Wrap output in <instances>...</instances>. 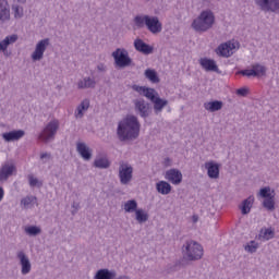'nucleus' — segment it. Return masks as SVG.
Instances as JSON below:
<instances>
[{"label": "nucleus", "instance_id": "1", "mask_svg": "<svg viewBox=\"0 0 279 279\" xmlns=\"http://www.w3.org/2000/svg\"><path fill=\"white\" fill-rule=\"evenodd\" d=\"M119 141H134L141 134V122L135 116H128L119 122L117 130Z\"/></svg>", "mask_w": 279, "mask_h": 279}, {"label": "nucleus", "instance_id": "2", "mask_svg": "<svg viewBox=\"0 0 279 279\" xmlns=\"http://www.w3.org/2000/svg\"><path fill=\"white\" fill-rule=\"evenodd\" d=\"M133 21L138 29L146 27L150 34H160L162 32V23L158 16L136 15Z\"/></svg>", "mask_w": 279, "mask_h": 279}, {"label": "nucleus", "instance_id": "3", "mask_svg": "<svg viewBox=\"0 0 279 279\" xmlns=\"http://www.w3.org/2000/svg\"><path fill=\"white\" fill-rule=\"evenodd\" d=\"M215 25V13L210 10L203 11L193 22L192 27L195 32H208Z\"/></svg>", "mask_w": 279, "mask_h": 279}, {"label": "nucleus", "instance_id": "4", "mask_svg": "<svg viewBox=\"0 0 279 279\" xmlns=\"http://www.w3.org/2000/svg\"><path fill=\"white\" fill-rule=\"evenodd\" d=\"M183 256L186 260H199L204 256V247L193 240H187L183 245Z\"/></svg>", "mask_w": 279, "mask_h": 279}, {"label": "nucleus", "instance_id": "5", "mask_svg": "<svg viewBox=\"0 0 279 279\" xmlns=\"http://www.w3.org/2000/svg\"><path fill=\"white\" fill-rule=\"evenodd\" d=\"M112 58L120 69H125L126 66H132V58H130V52L124 48H118L112 52Z\"/></svg>", "mask_w": 279, "mask_h": 279}, {"label": "nucleus", "instance_id": "6", "mask_svg": "<svg viewBox=\"0 0 279 279\" xmlns=\"http://www.w3.org/2000/svg\"><path fill=\"white\" fill-rule=\"evenodd\" d=\"M58 130H60V121L54 119L46 125V128L39 134V138L45 143H48V141H53V138H56V134H58Z\"/></svg>", "mask_w": 279, "mask_h": 279}, {"label": "nucleus", "instance_id": "7", "mask_svg": "<svg viewBox=\"0 0 279 279\" xmlns=\"http://www.w3.org/2000/svg\"><path fill=\"white\" fill-rule=\"evenodd\" d=\"M133 173H134V168L132 167V165L125 162V161H121L120 166H119V179H120V183L122 185H128L130 182H132V178H133Z\"/></svg>", "mask_w": 279, "mask_h": 279}, {"label": "nucleus", "instance_id": "8", "mask_svg": "<svg viewBox=\"0 0 279 279\" xmlns=\"http://www.w3.org/2000/svg\"><path fill=\"white\" fill-rule=\"evenodd\" d=\"M260 12H279V0H254Z\"/></svg>", "mask_w": 279, "mask_h": 279}, {"label": "nucleus", "instance_id": "9", "mask_svg": "<svg viewBox=\"0 0 279 279\" xmlns=\"http://www.w3.org/2000/svg\"><path fill=\"white\" fill-rule=\"evenodd\" d=\"M133 104H134L135 112L140 114L142 119H147V117L151 114L149 102L145 101V99L143 98L135 99Z\"/></svg>", "mask_w": 279, "mask_h": 279}, {"label": "nucleus", "instance_id": "10", "mask_svg": "<svg viewBox=\"0 0 279 279\" xmlns=\"http://www.w3.org/2000/svg\"><path fill=\"white\" fill-rule=\"evenodd\" d=\"M49 45V38L39 40L35 47V51L32 53V60H34V62L40 61L44 58L45 51H47V47Z\"/></svg>", "mask_w": 279, "mask_h": 279}, {"label": "nucleus", "instance_id": "11", "mask_svg": "<svg viewBox=\"0 0 279 279\" xmlns=\"http://www.w3.org/2000/svg\"><path fill=\"white\" fill-rule=\"evenodd\" d=\"M17 258L20 260V265L22 267L21 272L22 276H27L29 271H32V262H29V257L25 254V252L20 251L17 253Z\"/></svg>", "mask_w": 279, "mask_h": 279}, {"label": "nucleus", "instance_id": "12", "mask_svg": "<svg viewBox=\"0 0 279 279\" xmlns=\"http://www.w3.org/2000/svg\"><path fill=\"white\" fill-rule=\"evenodd\" d=\"M232 49H235L234 44L228 41V43L219 45L216 48V53H217V56H220L221 58H230V56H232Z\"/></svg>", "mask_w": 279, "mask_h": 279}, {"label": "nucleus", "instance_id": "13", "mask_svg": "<svg viewBox=\"0 0 279 279\" xmlns=\"http://www.w3.org/2000/svg\"><path fill=\"white\" fill-rule=\"evenodd\" d=\"M23 136H25V131L23 130H13L2 133V138L5 141V143H14L15 141H21Z\"/></svg>", "mask_w": 279, "mask_h": 279}, {"label": "nucleus", "instance_id": "14", "mask_svg": "<svg viewBox=\"0 0 279 279\" xmlns=\"http://www.w3.org/2000/svg\"><path fill=\"white\" fill-rule=\"evenodd\" d=\"M134 47L135 50L140 53H144V56H149L150 53H154V47H151L149 44H146L141 38H136L134 40Z\"/></svg>", "mask_w": 279, "mask_h": 279}, {"label": "nucleus", "instance_id": "15", "mask_svg": "<svg viewBox=\"0 0 279 279\" xmlns=\"http://www.w3.org/2000/svg\"><path fill=\"white\" fill-rule=\"evenodd\" d=\"M166 180L171 182V184L178 185L182 184V171L173 168L166 172Z\"/></svg>", "mask_w": 279, "mask_h": 279}, {"label": "nucleus", "instance_id": "16", "mask_svg": "<svg viewBox=\"0 0 279 279\" xmlns=\"http://www.w3.org/2000/svg\"><path fill=\"white\" fill-rule=\"evenodd\" d=\"M76 151L80 154L83 160L88 161L93 158V149H90L86 143H77Z\"/></svg>", "mask_w": 279, "mask_h": 279}, {"label": "nucleus", "instance_id": "17", "mask_svg": "<svg viewBox=\"0 0 279 279\" xmlns=\"http://www.w3.org/2000/svg\"><path fill=\"white\" fill-rule=\"evenodd\" d=\"M10 21V4L8 0H0V23H8Z\"/></svg>", "mask_w": 279, "mask_h": 279}, {"label": "nucleus", "instance_id": "18", "mask_svg": "<svg viewBox=\"0 0 279 279\" xmlns=\"http://www.w3.org/2000/svg\"><path fill=\"white\" fill-rule=\"evenodd\" d=\"M205 169L207 170V175L211 180L219 179V163L215 161L205 162Z\"/></svg>", "mask_w": 279, "mask_h": 279}, {"label": "nucleus", "instance_id": "19", "mask_svg": "<svg viewBox=\"0 0 279 279\" xmlns=\"http://www.w3.org/2000/svg\"><path fill=\"white\" fill-rule=\"evenodd\" d=\"M14 171H16V167L14 165L4 163L0 169V182L8 181Z\"/></svg>", "mask_w": 279, "mask_h": 279}, {"label": "nucleus", "instance_id": "20", "mask_svg": "<svg viewBox=\"0 0 279 279\" xmlns=\"http://www.w3.org/2000/svg\"><path fill=\"white\" fill-rule=\"evenodd\" d=\"M201 66H203L207 72L219 73V66L217 62L213 59L204 58L199 61Z\"/></svg>", "mask_w": 279, "mask_h": 279}, {"label": "nucleus", "instance_id": "21", "mask_svg": "<svg viewBox=\"0 0 279 279\" xmlns=\"http://www.w3.org/2000/svg\"><path fill=\"white\" fill-rule=\"evenodd\" d=\"M153 104L155 114H160V112H162V110L169 106V100L162 99L160 96H158Z\"/></svg>", "mask_w": 279, "mask_h": 279}, {"label": "nucleus", "instance_id": "22", "mask_svg": "<svg viewBox=\"0 0 279 279\" xmlns=\"http://www.w3.org/2000/svg\"><path fill=\"white\" fill-rule=\"evenodd\" d=\"M117 278V270L100 269L96 272L95 279H114Z\"/></svg>", "mask_w": 279, "mask_h": 279}, {"label": "nucleus", "instance_id": "23", "mask_svg": "<svg viewBox=\"0 0 279 279\" xmlns=\"http://www.w3.org/2000/svg\"><path fill=\"white\" fill-rule=\"evenodd\" d=\"M204 108L205 110H208V112H219V110L223 108V101L214 100V101L205 102Z\"/></svg>", "mask_w": 279, "mask_h": 279}, {"label": "nucleus", "instance_id": "24", "mask_svg": "<svg viewBox=\"0 0 279 279\" xmlns=\"http://www.w3.org/2000/svg\"><path fill=\"white\" fill-rule=\"evenodd\" d=\"M252 206H254V196H248L246 199L242 202V206H240L242 215H250Z\"/></svg>", "mask_w": 279, "mask_h": 279}, {"label": "nucleus", "instance_id": "25", "mask_svg": "<svg viewBox=\"0 0 279 279\" xmlns=\"http://www.w3.org/2000/svg\"><path fill=\"white\" fill-rule=\"evenodd\" d=\"M135 220L137 221V223H147V221H149V214H147L145 209L138 208L135 211Z\"/></svg>", "mask_w": 279, "mask_h": 279}, {"label": "nucleus", "instance_id": "26", "mask_svg": "<svg viewBox=\"0 0 279 279\" xmlns=\"http://www.w3.org/2000/svg\"><path fill=\"white\" fill-rule=\"evenodd\" d=\"M78 88H95L97 86V82H95V78L92 77H84L77 83Z\"/></svg>", "mask_w": 279, "mask_h": 279}, {"label": "nucleus", "instance_id": "27", "mask_svg": "<svg viewBox=\"0 0 279 279\" xmlns=\"http://www.w3.org/2000/svg\"><path fill=\"white\" fill-rule=\"evenodd\" d=\"M156 190L161 195H169V193H171V184H169L167 181H160L156 184Z\"/></svg>", "mask_w": 279, "mask_h": 279}, {"label": "nucleus", "instance_id": "28", "mask_svg": "<svg viewBox=\"0 0 279 279\" xmlns=\"http://www.w3.org/2000/svg\"><path fill=\"white\" fill-rule=\"evenodd\" d=\"M276 236V231L271 228H264L259 231V239H263L264 241H270V239H274Z\"/></svg>", "mask_w": 279, "mask_h": 279}, {"label": "nucleus", "instance_id": "29", "mask_svg": "<svg viewBox=\"0 0 279 279\" xmlns=\"http://www.w3.org/2000/svg\"><path fill=\"white\" fill-rule=\"evenodd\" d=\"M144 75L146 80H149L153 84H159L160 82V77H158L156 70L147 69L145 70Z\"/></svg>", "mask_w": 279, "mask_h": 279}, {"label": "nucleus", "instance_id": "30", "mask_svg": "<svg viewBox=\"0 0 279 279\" xmlns=\"http://www.w3.org/2000/svg\"><path fill=\"white\" fill-rule=\"evenodd\" d=\"M252 70L254 71V77H260V75H267V68L260 63H254L252 65Z\"/></svg>", "mask_w": 279, "mask_h": 279}, {"label": "nucleus", "instance_id": "31", "mask_svg": "<svg viewBox=\"0 0 279 279\" xmlns=\"http://www.w3.org/2000/svg\"><path fill=\"white\" fill-rule=\"evenodd\" d=\"M36 202H38V198L36 196H25L24 198L21 199V206H23V208L25 209L32 208V206H34Z\"/></svg>", "mask_w": 279, "mask_h": 279}, {"label": "nucleus", "instance_id": "32", "mask_svg": "<svg viewBox=\"0 0 279 279\" xmlns=\"http://www.w3.org/2000/svg\"><path fill=\"white\" fill-rule=\"evenodd\" d=\"M138 209V203L136 199H130L124 203V213H136Z\"/></svg>", "mask_w": 279, "mask_h": 279}, {"label": "nucleus", "instance_id": "33", "mask_svg": "<svg viewBox=\"0 0 279 279\" xmlns=\"http://www.w3.org/2000/svg\"><path fill=\"white\" fill-rule=\"evenodd\" d=\"M94 167H96V169H108L110 161L106 158H99L94 161Z\"/></svg>", "mask_w": 279, "mask_h": 279}, {"label": "nucleus", "instance_id": "34", "mask_svg": "<svg viewBox=\"0 0 279 279\" xmlns=\"http://www.w3.org/2000/svg\"><path fill=\"white\" fill-rule=\"evenodd\" d=\"M144 97H146V99H149V101H151L153 104L155 99L158 97V92H156V89L154 88L146 87Z\"/></svg>", "mask_w": 279, "mask_h": 279}, {"label": "nucleus", "instance_id": "35", "mask_svg": "<svg viewBox=\"0 0 279 279\" xmlns=\"http://www.w3.org/2000/svg\"><path fill=\"white\" fill-rule=\"evenodd\" d=\"M26 234H28L29 236H38V234H40L43 232V230L40 229V227L37 226H31L27 227L25 229Z\"/></svg>", "mask_w": 279, "mask_h": 279}, {"label": "nucleus", "instance_id": "36", "mask_svg": "<svg viewBox=\"0 0 279 279\" xmlns=\"http://www.w3.org/2000/svg\"><path fill=\"white\" fill-rule=\"evenodd\" d=\"M263 206L267 210H276V202L274 201V196H270L269 198H265L263 202Z\"/></svg>", "mask_w": 279, "mask_h": 279}, {"label": "nucleus", "instance_id": "37", "mask_svg": "<svg viewBox=\"0 0 279 279\" xmlns=\"http://www.w3.org/2000/svg\"><path fill=\"white\" fill-rule=\"evenodd\" d=\"M12 10H13L14 19H23L24 16L23 7L19 4H13Z\"/></svg>", "mask_w": 279, "mask_h": 279}, {"label": "nucleus", "instance_id": "38", "mask_svg": "<svg viewBox=\"0 0 279 279\" xmlns=\"http://www.w3.org/2000/svg\"><path fill=\"white\" fill-rule=\"evenodd\" d=\"M259 196L263 197L264 199H269V197H274V195H271V187L266 186L260 189Z\"/></svg>", "mask_w": 279, "mask_h": 279}, {"label": "nucleus", "instance_id": "39", "mask_svg": "<svg viewBox=\"0 0 279 279\" xmlns=\"http://www.w3.org/2000/svg\"><path fill=\"white\" fill-rule=\"evenodd\" d=\"M245 252L254 254L258 250V243L256 241H251L250 244L244 246Z\"/></svg>", "mask_w": 279, "mask_h": 279}, {"label": "nucleus", "instance_id": "40", "mask_svg": "<svg viewBox=\"0 0 279 279\" xmlns=\"http://www.w3.org/2000/svg\"><path fill=\"white\" fill-rule=\"evenodd\" d=\"M28 182H29V186H37L38 189H40V186H43V182L38 181L37 178H34V175H28Z\"/></svg>", "mask_w": 279, "mask_h": 279}, {"label": "nucleus", "instance_id": "41", "mask_svg": "<svg viewBox=\"0 0 279 279\" xmlns=\"http://www.w3.org/2000/svg\"><path fill=\"white\" fill-rule=\"evenodd\" d=\"M8 47H10V41H8L7 38L0 41V51L5 53L8 51Z\"/></svg>", "mask_w": 279, "mask_h": 279}, {"label": "nucleus", "instance_id": "42", "mask_svg": "<svg viewBox=\"0 0 279 279\" xmlns=\"http://www.w3.org/2000/svg\"><path fill=\"white\" fill-rule=\"evenodd\" d=\"M132 88L135 93H140L143 96H145V92L147 90V87L141 85H133Z\"/></svg>", "mask_w": 279, "mask_h": 279}, {"label": "nucleus", "instance_id": "43", "mask_svg": "<svg viewBox=\"0 0 279 279\" xmlns=\"http://www.w3.org/2000/svg\"><path fill=\"white\" fill-rule=\"evenodd\" d=\"M81 110H83L84 112H86V110H88V108H90V100L89 99H84L81 102V106L78 107Z\"/></svg>", "mask_w": 279, "mask_h": 279}, {"label": "nucleus", "instance_id": "44", "mask_svg": "<svg viewBox=\"0 0 279 279\" xmlns=\"http://www.w3.org/2000/svg\"><path fill=\"white\" fill-rule=\"evenodd\" d=\"M241 75H244L246 77H254V75H256V72H254V70H242Z\"/></svg>", "mask_w": 279, "mask_h": 279}, {"label": "nucleus", "instance_id": "45", "mask_svg": "<svg viewBox=\"0 0 279 279\" xmlns=\"http://www.w3.org/2000/svg\"><path fill=\"white\" fill-rule=\"evenodd\" d=\"M248 93H250V89L245 87L236 89V95H239L240 97H247Z\"/></svg>", "mask_w": 279, "mask_h": 279}, {"label": "nucleus", "instance_id": "46", "mask_svg": "<svg viewBox=\"0 0 279 279\" xmlns=\"http://www.w3.org/2000/svg\"><path fill=\"white\" fill-rule=\"evenodd\" d=\"M5 39L8 40L9 45H12L19 40V35L7 36Z\"/></svg>", "mask_w": 279, "mask_h": 279}, {"label": "nucleus", "instance_id": "47", "mask_svg": "<svg viewBox=\"0 0 279 279\" xmlns=\"http://www.w3.org/2000/svg\"><path fill=\"white\" fill-rule=\"evenodd\" d=\"M97 70L99 71V73H106V71H108V68L106 66V64L99 63L97 65Z\"/></svg>", "mask_w": 279, "mask_h": 279}, {"label": "nucleus", "instance_id": "48", "mask_svg": "<svg viewBox=\"0 0 279 279\" xmlns=\"http://www.w3.org/2000/svg\"><path fill=\"white\" fill-rule=\"evenodd\" d=\"M75 117H76V119H82V117H84V111H83V109H81V108H76V111H75Z\"/></svg>", "mask_w": 279, "mask_h": 279}, {"label": "nucleus", "instance_id": "49", "mask_svg": "<svg viewBox=\"0 0 279 279\" xmlns=\"http://www.w3.org/2000/svg\"><path fill=\"white\" fill-rule=\"evenodd\" d=\"M40 159H41V160H51V154H49V153H43V154L40 155Z\"/></svg>", "mask_w": 279, "mask_h": 279}, {"label": "nucleus", "instance_id": "50", "mask_svg": "<svg viewBox=\"0 0 279 279\" xmlns=\"http://www.w3.org/2000/svg\"><path fill=\"white\" fill-rule=\"evenodd\" d=\"M72 208H75V211H72V215H75V213H77L80 210V203H73L72 204Z\"/></svg>", "mask_w": 279, "mask_h": 279}, {"label": "nucleus", "instance_id": "51", "mask_svg": "<svg viewBox=\"0 0 279 279\" xmlns=\"http://www.w3.org/2000/svg\"><path fill=\"white\" fill-rule=\"evenodd\" d=\"M3 199V187L0 186V202Z\"/></svg>", "mask_w": 279, "mask_h": 279}, {"label": "nucleus", "instance_id": "52", "mask_svg": "<svg viewBox=\"0 0 279 279\" xmlns=\"http://www.w3.org/2000/svg\"><path fill=\"white\" fill-rule=\"evenodd\" d=\"M14 1H16L17 3H22V4L27 3V0H14Z\"/></svg>", "mask_w": 279, "mask_h": 279}, {"label": "nucleus", "instance_id": "53", "mask_svg": "<svg viewBox=\"0 0 279 279\" xmlns=\"http://www.w3.org/2000/svg\"><path fill=\"white\" fill-rule=\"evenodd\" d=\"M114 279H130V277H128V276H120V277L114 278Z\"/></svg>", "mask_w": 279, "mask_h": 279}, {"label": "nucleus", "instance_id": "54", "mask_svg": "<svg viewBox=\"0 0 279 279\" xmlns=\"http://www.w3.org/2000/svg\"><path fill=\"white\" fill-rule=\"evenodd\" d=\"M194 221H197V218H194Z\"/></svg>", "mask_w": 279, "mask_h": 279}, {"label": "nucleus", "instance_id": "55", "mask_svg": "<svg viewBox=\"0 0 279 279\" xmlns=\"http://www.w3.org/2000/svg\"><path fill=\"white\" fill-rule=\"evenodd\" d=\"M194 221H197V218H194Z\"/></svg>", "mask_w": 279, "mask_h": 279}, {"label": "nucleus", "instance_id": "56", "mask_svg": "<svg viewBox=\"0 0 279 279\" xmlns=\"http://www.w3.org/2000/svg\"><path fill=\"white\" fill-rule=\"evenodd\" d=\"M144 1H149V0H144Z\"/></svg>", "mask_w": 279, "mask_h": 279}]
</instances>
